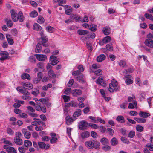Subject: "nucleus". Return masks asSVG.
I'll return each mask as SVG.
<instances>
[{
    "label": "nucleus",
    "mask_w": 153,
    "mask_h": 153,
    "mask_svg": "<svg viewBox=\"0 0 153 153\" xmlns=\"http://www.w3.org/2000/svg\"><path fill=\"white\" fill-rule=\"evenodd\" d=\"M120 88V87L118 85L117 81L114 79L112 80L111 83L109 84L108 90L110 93L113 92L114 91H117Z\"/></svg>",
    "instance_id": "obj_1"
},
{
    "label": "nucleus",
    "mask_w": 153,
    "mask_h": 153,
    "mask_svg": "<svg viewBox=\"0 0 153 153\" xmlns=\"http://www.w3.org/2000/svg\"><path fill=\"white\" fill-rule=\"evenodd\" d=\"M22 134L20 132H16L15 134V137L14 139L15 143L18 145H21L22 144L23 141L21 139Z\"/></svg>",
    "instance_id": "obj_2"
},
{
    "label": "nucleus",
    "mask_w": 153,
    "mask_h": 153,
    "mask_svg": "<svg viewBox=\"0 0 153 153\" xmlns=\"http://www.w3.org/2000/svg\"><path fill=\"white\" fill-rule=\"evenodd\" d=\"M22 94L23 95L21 96L22 99L25 100H29L31 99L30 96V94L26 89L24 90Z\"/></svg>",
    "instance_id": "obj_3"
},
{
    "label": "nucleus",
    "mask_w": 153,
    "mask_h": 153,
    "mask_svg": "<svg viewBox=\"0 0 153 153\" xmlns=\"http://www.w3.org/2000/svg\"><path fill=\"white\" fill-rule=\"evenodd\" d=\"M4 148L8 153H17L14 148L10 146L9 145H5L4 146Z\"/></svg>",
    "instance_id": "obj_4"
},
{
    "label": "nucleus",
    "mask_w": 153,
    "mask_h": 153,
    "mask_svg": "<svg viewBox=\"0 0 153 153\" xmlns=\"http://www.w3.org/2000/svg\"><path fill=\"white\" fill-rule=\"evenodd\" d=\"M11 17L12 20L14 22H16L18 20L17 19L18 14L17 12L13 9H12L10 10Z\"/></svg>",
    "instance_id": "obj_5"
},
{
    "label": "nucleus",
    "mask_w": 153,
    "mask_h": 153,
    "mask_svg": "<svg viewBox=\"0 0 153 153\" xmlns=\"http://www.w3.org/2000/svg\"><path fill=\"white\" fill-rule=\"evenodd\" d=\"M89 124L86 122L82 121L80 123L79 125V128L81 130L86 129L89 126Z\"/></svg>",
    "instance_id": "obj_6"
},
{
    "label": "nucleus",
    "mask_w": 153,
    "mask_h": 153,
    "mask_svg": "<svg viewBox=\"0 0 153 153\" xmlns=\"http://www.w3.org/2000/svg\"><path fill=\"white\" fill-rule=\"evenodd\" d=\"M96 82L98 84L103 87L106 86V84L104 80V78L102 76H100L96 81Z\"/></svg>",
    "instance_id": "obj_7"
},
{
    "label": "nucleus",
    "mask_w": 153,
    "mask_h": 153,
    "mask_svg": "<svg viewBox=\"0 0 153 153\" xmlns=\"http://www.w3.org/2000/svg\"><path fill=\"white\" fill-rule=\"evenodd\" d=\"M50 60L51 62V64L53 65H56L59 62V59H57L56 56L53 55L50 56Z\"/></svg>",
    "instance_id": "obj_8"
},
{
    "label": "nucleus",
    "mask_w": 153,
    "mask_h": 153,
    "mask_svg": "<svg viewBox=\"0 0 153 153\" xmlns=\"http://www.w3.org/2000/svg\"><path fill=\"white\" fill-rule=\"evenodd\" d=\"M38 145L39 147L42 149H48L50 148L49 144H46L43 142H38Z\"/></svg>",
    "instance_id": "obj_9"
},
{
    "label": "nucleus",
    "mask_w": 153,
    "mask_h": 153,
    "mask_svg": "<svg viewBox=\"0 0 153 153\" xmlns=\"http://www.w3.org/2000/svg\"><path fill=\"white\" fill-rule=\"evenodd\" d=\"M75 78L78 81L81 83H84L85 82V78L82 74L77 75Z\"/></svg>",
    "instance_id": "obj_10"
},
{
    "label": "nucleus",
    "mask_w": 153,
    "mask_h": 153,
    "mask_svg": "<svg viewBox=\"0 0 153 153\" xmlns=\"http://www.w3.org/2000/svg\"><path fill=\"white\" fill-rule=\"evenodd\" d=\"M71 94L73 96L77 97L82 94V91L79 89H75L71 91Z\"/></svg>",
    "instance_id": "obj_11"
},
{
    "label": "nucleus",
    "mask_w": 153,
    "mask_h": 153,
    "mask_svg": "<svg viewBox=\"0 0 153 153\" xmlns=\"http://www.w3.org/2000/svg\"><path fill=\"white\" fill-rule=\"evenodd\" d=\"M126 78L125 83L127 85H130L133 83V81L131 79L132 78V76L130 75H127L125 76Z\"/></svg>",
    "instance_id": "obj_12"
},
{
    "label": "nucleus",
    "mask_w": 153,
    "mask_h": 153,
    "mask_svg": "<svg viewBox=\"0 0 153 153\" xmlns=\"http://www.w3.org/2000/svg\"><path fill=\"white\" fill-rule=\"evenodd\" d=\"M1 57L0 58L1 60H4L6 59L8 57V53L5 51H1L0 53Z\"/></svg>",
    "instance_id": "obj_13"
},
{
    "label": "nucleus",
    "mask_w": 153,
    "mask_h": 153,
    "mask_svg": "<svg viewBox=\"0 0 153 153\" xmlns=\"http://www.w3.org/2000/svg\"><path fill=\"white\" fill-rule=\"evenodd\" d=\"M37 59L41 61H43L47 59V56L45 55L42 54H36Z\"/></svg>",
    "instance_id": "obj_14"
},
{
    "label": "nucleus",
    "mask_w": 153,
    "mask_h": 153,
    "mask_svg": "<svg viewBox=\"0 0 153 153\" xmlns=\"http://www.w3.org/2000/svg\"><path fill=\"white\" fill-rule=\"evenodd\" d=\"M85 144V146L90 149H91L94 147V144H93V142L91 140L86 141Z\"/></svg>",
    "instance_id": "obj_15"
},
{
    "label": "nucleus",
    "mask_w": 153,
    "mask_h": 153,
    "mask_svg": "<svg viewBox=\"0 0 153 153\" xmlns=\"http://www.w3.org/2000/svg\"><path fill=\"white\" fill-rule=\"evenodd\" d=\"M22 133L24 134L25 137L27 139H29L31 136L30 133L28 131L25 129H23L22 131Z\"/></svg>",
    "instance_id": "obj_16"
},
{
    "label": "nucleus",
    "mask_w": 153,
    "mask_h": 153,
    "mask_svg": "<svg viewBox=\"0 0 153 153\" xmlns=\"http://www.w3.org/2000/svg\"><path fill=\"white\" fill-rule=\"evenodd\" d=\"M145 45L150 48H153V40L146 39L144 42Z\"/></svg>",
    "instance_id": "obj_17"
},
{
    "label": "nucleus",
    "mask_w": 153,
    "mask_h": 153,
    "mask_svg": "<svg viewBox=\"0 0 153 153\" xmlns=\"http://www.w3.org/2000/svg\"><path fill=\"white\" fill-rule=\"evenodd\" d=\"M17 19L20 22H23L24 20V17L23 16L22 12L19 11L18 14Z\"/></svg>",
    "instance_id": "obj_18"
},
{
    "label": "nucleus",
    "mask_w": 153,
    "mask_h": 153,
    "mask_svg": "<svg viewBox=\"0 0 153 153\" xmlns=\"http://www.w3.org/2000/svg\"><path fill=\"white\" fill-rule=\"evenodd\" d=\"M102 31L104 34L106 35H108L111 32L110 28L106 27H103Z\"/></svg>",
    "instance_id": "obj_19"
},
{
    "label": "nucleus",
    "mask_w": 153,
    "mask_h": 153,
    "mask_svg": "<svg viewBox=\"0 0 153 153\" xmlns=\"http://www.w3.org/2000/svg\"><path fill=\"white\" fill-rule=\"evenodd\" d=\"M134 108H137V104L135 101H133L132 103H129L128 106V108L130 109H133Z\"/></svg>",
    "instance_id": "obj_20"
},
{
    "label": "nucleus",
    "mask_w": 153,
    "mask_h": 153,
    "mask_svg": "<svg viewBox=\"0 0 153 153\" xmlns=\"http://www.w3.org/2000/svg\"><path fill=\"white\" fill-rule=\"evenodd\" d=\"M24 87H26L25 89H31L33 88V86L32 84L30 83H24L23 84Z\"/></svg>",
    "instance_id": "obj_21"
},
{
    "label": "nucleus",
    "mask_w": 153,
    "mask_h": 153,
    "mask_svg": "<svg viewBox=\"0 0 153 153\" xmlns=\"http://www.w3.org/2000/svg\"><path fill=\"white\" fill-rule=\"evenodd\" d=\"M6 38L8 41V43L10 45H12L13 44V41L10 35L6 34Z\"/></svg>",
    "instance_id": "obj_22"
},
{
    "label": "nucleus",
    "mask_w": 153,
    "mask_h": 153,
    "mask_svg": "<svg viewBox=\"0 0 153 153\" xmlns=\"http://www.w3.org/2000/svg\"><path fill=\"white\" fill-rule=\"evenodd\" d=\"M116 120L117 121L120 123H123L125 122L124 117L121 115H119L117 116Z\"/></svg>",
    "instance_id": "obj_23"
},
{
    "label": "nucleus",
    "mask_w": 153,
    "mask_h": 153,
    "mask_svg": "<svg viewBox=\"0 0 153 153\" xmlns=\"http://www.w3.org/2000/svg\"><path fill=\"white\" fill-rule=\"evenodd\" d=\"M77 33L79 35H82L88 34L89 33V32L86 30L79 29L77 30Z\"/></svg>",
    "instance_id": "obj_24"
},
{
    "label": "nucleus",
    "mask_w": 153,
    "mask_h": 153,
    "mask_svg": "<svg viewBox=\"0 0 153 153\" xmlns=\"http://www.w3.org/2000/svg\"><path fill=\"white\" fill-rule=\"evenodd\" d=\"M139 114L140 117L145 118L150 115V114L143 111H140L139 113Z\"/></svg>",
    "instance_id": "obj_25"
},
{
    "label": "nucleus",
    "mask_w": 153,
    "mask_h": 153,
    "mask_svg": "<svg viewBox=\"0 0 153 153\" xmlns=\"http://www.w3.org/2000/svg\"><path fill=\"white\" fill-rule=\"evenodd\" d=\"M65 119L66 123L67 125H70L73 122V120L72 118L69 116H67L66 117Z\"/></svg>",
    "instance_id": "obj_26"
},
{
    "label": "nucleus",
    "mask_w": 153,
    "mask_h": 153,
    "mask_svg": "<svg viewBox=\"0 0 153 153\" xmlns=\"http://www.w3.org/2000/svg\"><path fill=\"white\" fill-rule=\"evenodd\" d=\"M105 57L104 54L100 55L97 57V60L98 62H101L105 59Z\"/></svg>",
    "instance_id": "obj_27"
},
{
    "label": "nucleus",
    "mask_w": 153,
    "mask_h": 153,
    "mask_svg": "<svg viewBox=\"0 0 153 153\" xmlns=\"http://www.w3.org/2000/svg\"><path fill=\"white\" fill-rule=\"evenodd\" d=\"M118 64L122 68H126L127 67V65L126 62L124 60H120Z\"/></svg>",
    "instance_id": "obj_28"
},
{
    "label": "nucleus",
    "mask_w": 153,
    "mask_h": 153,
    "mask_svg": "<svg viewBox=\"0 0 153 153\" xmlns=\"http://www.w3.org/2000/svg\"><path fill=\"white\" fill-rule=\"evenodd\" d=\"M110 143L113 146H116L118 143L117 140L115 137H113L111 139Z\"/></svg>",
    "instance_id": "obj_29"
},
{
    "label": "nucleus",
    "mask_w": 153,
    "mask_h": 153,
    "mask_svg": "<svg viewBox=\"0 0 153 153\" xmlns=\"http://www.w3.org/2000/svg\"><path fill=\"white\" fill-rule=\"evenodd\" d=\"M69 106L73 107H77L78 106V104L77 102L74 101H71L70 102L67 103Z\"/></svg>",
    "instance_id": "obj_30"
},
{
    "label": "nucleus",
    "mask_w": 153,
    "mask_h": 153,
    "mask_svg": "<svg viewBox=\"0 0 153 153\" xmlns=\"http://www.w3.org/2000/svg\"><path fill=\"white\" fill-rule=\"evenodd\" d=\"M81 110L80 109H77L73 114V116L74 117L79 116L81 114Z\"/></svg>",
    "instance_id": "obj_31"
},
{
    "label": "nucleus",
    "mask_w": 153,
    "mask_h": 153,
    "mask_svg": "<svg viewBox=\"0 0 153 153\" xmlns=\"http://www.w3.org/2000/svg\"><path fill=\"white\" fill-rule=\"evenodd\" d=\"M78 19L79 20V21L82 22H87L88 21V19L87 16H85L83 19L79 16L78 18Z\"/></svg>",
    "instance_id": "obj_32"
},
{
    "label": "nucleus",
    "mask_w": 153,
    "mask_h": 153,
    "mask_svg": "<svg viewBox=\"0 0 153 153\" xmlns=\"http://www.w3.org/2000/svg\"><path fill=\"white\" fill-rule=\"evenodd\" d=\"M89 133L87 131L84 132L81 134V137L83 139L88 138L89 137Z\"/></svg>",
    "instance_id": "obj_33"
},
{
    "label": "nucleus",
    "mask_w": 153,
    "mask_h": 153,
    "mask_svg": "<svg viewBox=\"0 0 153 153\" xmlns=\"http://www.w3.org/2000/svg\"><path fill=\"white\" fill-rule=\"evenodd\" d=\"M134 119L139 123H144L146 121V120L144 118L135 117Z\"/></svg>",
    "instance_id": "obj_34"
},
{
    "label": "nucleus",
    "mask_w": 153,
    "mask_h": 153,
    "mask_svg": "<svg viewBox=\"0 0 153 153\" xmlns=\"http://www.w3.org/2000/svg\"><path fill=\"white\" fill-rule=\"evenodd\" d=\"M22 78L23 79H27L28 80L30 79V76L29 75L26 73L23 74L21 76Z\"/></svg>",
    "instance_id": "obj_35"
},
{
    "label": "nucleus",
    "mask_w": 153,
    "mask_h": 153,
    "mask_svg": "<svg viewBox=\"0 0 153 153\" xmlns=\"http://www.w3.org/2000/svg\"><path fill=\"white\" fill-rule=\"evenodd\" d=\"M33 29L36 30H40L42 29V27L39 24L35 23L33 25Z\"/></svg>",
    "instance_id": "obj_36"
},
{
    "label": "nucleus",
    "mask_w": 153,
    "mask_h": 153,
    "mask_svg": "<svg viewBox=\"0 0 153 153\" xmlns=\"http://www.w3.org/2000/svg\"><path fill=\"white\" fill-rule=\"evenodd\" d=\"M100 141L101 143L104 145L107 144L109 143L108 140L107 138L105 137H104L101 139Z\"/></svg>",
    "instance_id": "obj_37"
},
{
    "label": "nucleus",
    "mask_w": 153,
    "mask_h": 153,
    "mask_svg": "<svg viewBox=\"0 0 153 153\" xmlns=\"http://www.w3.org/2000/svg\"><path fill=\"white\" fill-rule=\"evenodd\" d=\"M111 40V38L109 36L105 37L102 40L103 43L106 44L109 42Z\"/></svg>",
    "instance_id": "obj_38"
},
{
    "label": "nucleus",
    "mask_w": 153,
    "mask_h": 153,
    "mask_svg": "<svg viewBox=\"0 0 153 153\" xmlns=\"http://www.w3.org/2000/svg\"><path fill=\"white\" fill-rule=\"evenodd\" d=\"M5 21L7 22V24L9 27H11L12 26L13 23L11 20L6 19H5Z\"/></svg>",
    "instance_id": "obj_39"
},
{
    "label": "nucleus",
    "mask_w": 153,
    "mask_h": 153,
    "mask_svg": "<svg viewBox=\"0 0 153 153\" xmlns=\"http://www.w3.org/2000/svg\"><path fill=\"white\" fill-rule=\"evenodd\" d=\"M37 22L39 24H42L44 22V19L41 16H39L38 17Z\"/></svg>",
    "instance_id": "obj_40"
},
{
    "label": "nucleus",
    "mask_w": 153,
    "mask_h": 153,
    "mask_svg": "<svg viewBox=\"0 0 153 153\" xmlns=\"http://www.w3.org/2000/svg\"><path fill=\"white\" fill-rule=\"evenodd\" d=\"M32 145V142L29 140H25L24 142V145L25 147L30 146Z\"/></svg>",
    "instance_id": "obj_41"
},
{
    "label": "nucleus",
    "mask_w": 153,
    "mask_h": 153,
    "mask_svg": "<svg viewBox=\"0 0 153 153\" xmlns=\"http://www.w3.org/2000/svg\"><path fill=\"white\" fill-rule=\"evenodd\" d=\"M93 144H94V148L97 149H99V146L100 145L99 142L97 141H94L93 142Z\"/></svg>",
    "instance_id": "obj_42"
},
{
    "label": "nucleus",
    "mask_w": 153,
    "mask_h": 153,
    "mask_svg": "<svg viewBox=\"0 0 153 153\" xmlns=\"http://www.w3.org/2000/svg\"><path fill=\"white\" fill-rule=\"evenodd\" d=\"M38 15V13L36 11L34 10L32 11L30 14V16L33 18L36 17Z\"/></svg>",
    "instance_id": "obj_43"
},
{
    "label": "nucleus",
    "mask_w": 153,
    "mask_h": 153,
    "mask_svg": "<svg viewBox=\"0 0 153 153\" xmlns=\"http://www.w3.org/2000/svg\"><path fill=\"white\" fill-rule=\"evenodd\" d=\"M41 50V45L38 43L37 44L35 49V51L36 53H38Z\"/></svg>",
    "instance_id": "obj_44"
},
{
    "label": "nucleus",
    "mask_w": 153,
    "mask_h": 153,
    "mask_svg": "<svg viewBox=\"0 0 153 153\" xmlns=\"http://www.w3.org/2000/svg\"><path fill=\"white\" fill-rule=\"evenodd\" d=\"M48 74L50 77L54 78L56 76V75L52 70H50L48 72Z\"/></svg>",
    "instance_id": "obj_45"
},
{
    "label": "nucleus",
    "mask_w": 153,
    "mask_h": 153,
    "mask_svg": "<svg viewBox=\"0 0 153 153\" xmlns=\"http://www.w3.org/2000/svg\"><path fill=\"white\" fill-rule=\"evenodd\" d=\"M97 26L94 25H91L89 29L92 31H95L97 30Z\"/></svg>",
    "instance_id": "obj_46"
},
{
    "label": "nucleus",
    "mask_w": 153,
    "mask_h": 153,
    "mask_svg": "<svg viewBox=\"0 0 153 153\" xmlns=\"http://www.w3.org/2000/svg\"><path fill=\"white\" fill-rule=\"evenodd\" d=\"M136 127L137 131L140 132L142 131L143 130V128L140 125H137Z\"/></svg>",
    "instance_id": "obj_47"
},
{
    "label": "nucleus",
    "mask_w": 153,
    "mask_h": 153,
    "mask_svg": "<svg viewBox=\"0 0 153 153\" xmlns=\"http://www.w3.org/2000/svg\"><path fill=\"white\" fill-rule=\"evenodd\" d=\"M46 30L48 32L52 33L54 31V28L50 26H48L46 27Z\"/></svg>",
    "instance_id": "obj_48"
},
{
    "label": "nucleus",
    "mask_w": 153,
    "mask_h": 153,
    "mask_svg": "<svg viewBox=\"0 0 153 153\" xmlns=\"http://www.w3.org/2000/svg\"><path fill=\"white\" fill-rule=\"evenodd\" d=\"M121 140L123 142L125 143L128 144H129L130 143L129 141L125 137H121Z\"/></svg>",
    "instance_id": "obj_49"
},
{
    "label": "nucleus",
    "mask_w": 153,
    "mask_h": 153,
    "mask_svg": "<svg viewBox=\"0 0 153 153\" xmlns=\"http://www.w3.org/2000/svg\"><path fill=\"white\" fill-rule=\"evenodd\" d=\"M40 120H37L34 121L32 122L31 123V124L33 126H37L40 124Z\"/></svg>",
    "instance_id": "obj_50"
},
{
    "label": "nucleus",
    "mask_w": 153,
    "mask_h": 153,
    "mask_svg": "<svg viewBox=\"0 0 153 153\" xmlns=\"http://www.w3.org/2000/svg\"><path fill=\"white\" fill-rule=\"evenodd\" d=\"M89 118L92 120V122L94 123H97V117H94L92 116H90L89 117Z\"/></svg>",
    "instance_id": "obj_51"
},
{
    "label": "nucleus",
    "mask_w": 153,
    "mask_h": 153,
    "mask_svg": "<svg viewBox=\"0 0 153 153\" xmlns=\"http://www.w3.org/2000/svg\"><path fill=\"white\" fill-rule=\"evenodd\" d=\"M7 132L9 135H12L14 134V131L10 128H7Z\"/></svg>",
    "instance_id": "obj_52"
},
{
    "label": "nucleus",
    "mask_w": 153,
    "mask_h": 153,
    "mask_svg": "<svg viewBox=\"0 0 153 153\" xmlns=\"http://www.w3.org/2000/svg\"><path fill=\"white\" fill-rule=\"evenodd\" d=\"M58 139L55 137H51L50 139V143H56Z\"/></svg>",
    "instance_id": "obj_53"
},
{
    "label": "nucleus",
    "mask_w": 153,
    "mask_h": 153,
    "mask_svg": "<svg viewBox=\"0 0 153 153\" xmlns=\"http://www.w3.org/2000/svg\"><path fill=\"white\" fill-rule=\"evenodd\" d=\"M89 126L91 127L92 128L96 129L99 128L98 126L96 124H89Z\"/></svg>",
    "instance_id": "obj_54"
},
{
    "label": "nucleus",
    "mask_w": 153,
    "mask_h": 153,
    "mask_svg": "<svg viewBox=\"0 0 153 153\" xmlns=\"http://www.w3.org/2000/svg\"><path fill=\"white\" fill-rule=\"evenodd\" d=\"M145 17L147 19H149L150 20H152L153 19V16L151 15L148 13H146L144 15Z\"/></svg>",
    "instance_id": "obj_55"
},
{
    "label": "nucleus",
    "mask_w": 153,
    "mask_h": 153,
    "mask_svg": "<svg viewBox=\"0 0 153 153\" xmlns=\"http://www.w3.org/2000/svg\"><path fill=\"white\" fill-rule=\"evenodd\" d=\"M135 135V132L133 131H131L129 133L128 137H129L132 138L134 137Z\"/></svg>",
    "instance_id": "obj_56"
},
{
    "label": "nucleus",
    "mask_w": 153,
    "mask_h": 153,
    "mask_svg": "<svg viewBox=\"0 0 153 153\" xmlns=\"http://www.w3.org/2000/svg\"><path fill=\"white\" fill-rule=\"evenodd\" d=\"M37 65L39 68L41 69L42 70L43 69L44 65L43 62H39L37 64Z\"/></svg>",
    "instance_id": "obj_57"
},
{
    "label": "nucleus",
    "mask_w": 153,
    "mask_h": 153,
    "mask_svg": "<svg viewBox=\"0 0 153 153\" xmlns=\"http://www.w3.org/2000/svg\"><path fill=\"white\" fill-rule=\"evenodd\" d=\"M102 149L105 151L110 150L111 149V147L108 145L104 146L102 148Z\"/></svg>",
    "instance_id": "obj_58"
},
{
    "label": "nucleus",
    "mask_w": 153,
    "mask_h": 153,
    "mask_svg": "<svg viewBox=\"0 0 153 153\" xmlns=\"http://www.w3.org/2000/svg\"><path fill=\"white\" fill-rule=\"evenodd\" d=\"M86 46L88 49L90 50L91 51L92 50V45L91 43L87 42L86 43Z\"/></svg>",
    "instance_id": "obj_59"
},
{
    "label": "nucleus",
    "mask_w": 153,
    "mask_h": 153,
    "mask_svg": "<svg viewBox=\"0 0 153 153\" xmlns=\"http://www.w3.org/2000/svg\"><path fill=\"white\" fill-rule=\"evenodd\" d=\"M27 149V148H24L22 147H19L18 148V150L20 153H23L25 152V150Z\"/></svg>",
    "instance_id": "obj_60"
},
{
    "label": "nucleus",
    "mask_w": 153,
    "mask_h": 153,
    "mask_svg": "<svg viewBox=\"0 0 153 153\" xmlns=\"http://www.w3.org/2000/svg\"><path fill=\"white\" fill-rule=\"evenodd\" d=\"M99 129L101 132L104 133L105 131L106 128L103 126H100L99 127Z\"/></svg>",
    "instance_id": "obj_61"
},
{
    "label": "nucleus",
    "mask_w": 153,
    "mask_h": 153,
    "mask_svg": "<svg viewBox=\"0 0 153 153\" xmlns=\"http://www.w3.org/2000/svg\"><path fill=\"white\" fill-rule=\"evenodd\" d=\"M102 71L100 69L98 70L95 71L94 72L95 74L98 76L102 75Z\"/></svg>",
    "instance_id": "obj_62"
},
{
    "label": "nucleus",
    "mask_w": 153,
    "mask_h": 153,
    "mask_svg": "<svg viewBox=\"0 0 153 153\" xmlns=\"http://www.w3.org/2000/svg\"><path fill=\"white\" fill-rule=\"evenodd\" d=\"M62 97L64 100V101L65 102H68L70 100V97L66 95H63Z\"/></svg>",
    "instance_id": "obj_63"
},
{
    "label": "nucleus",
    "mask_w": 153,
    "mask_h": 153,
    "mask_svg": "<svg viewBox=\"0 0 153 153\" xmlns=\"http://www.w3.org/2000/svg\"><path fill=\"white\" fill-rule=\"evenodd\" d=\"M19 117L23 118H26L28 116L26 114L24 113L19 114Z\"/></svg>",
    "instance_id": "obj_64"
}]
</instances>
